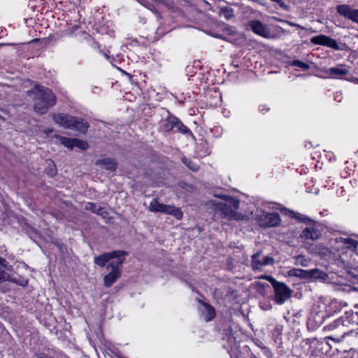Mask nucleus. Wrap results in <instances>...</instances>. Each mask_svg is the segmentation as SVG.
<instances>
[{
  "label": "nucleus",
  "mask_w": 358,
  "mask_h": 358,
  "mask_svg": "<svg viewBox=\"0 0 358 358\" xmlns=\"http://www.w3.org/2000/svg\"><path fill=\"white\" fill-rule=\"evenodd\" d=\"M310 42L315 45L327 46L334 50L339 49L338 43L335 39L324 34H320L312 37L310 38Z\"/></svg>",
  "instance_id": "11"
},
{
  "label": "nucleus",
  "mask_w": 358,
  "mask_h": 358,
  "mask_svg": "<svg viewBox=\"0 0 358 358\" xmlns=\"http://www.w3.org/2000/svg\"><path fill=\"white\" fill-rule=\"evenodd\" d=\"M127 255V252L122 250H117L113 251L108 253H104L101 255L94 257V263L99 266H104L109 260L112 259H116V260H120L122 258H125V256Z\"/></svg>",
  "instance_id": "10"
},
{
  "label": "nucleus",
  "mask_w": 358,
  "mask_h": 358,
  "mask_svg": "<svg viewBox=\"0 0 358 358\" xmlns=\"http://www.w3.org/2000/svg\"><path fill=\"white\" fill-rule=\"evenodd\" d=\"M264 220L265 221V226L273 227L280 225L281 219L280 215L277 213H266L264 215Z\"/></svg>",
  "instance_id": "18"
},
{
  "label": "nucleus",
  "mask_w": 358,
  "mask_h": 358,
  "mask_svg": "<svg viewBox=\"0 0 358 358\" xmlns=\"http://www.w3.org/2000/svg\"><path fill=\"white\" fill-rule=\"evenodd\" d=\"M73 29H77V27L73 26Z\"/></svg>",
  "instance_id": "36"
},
{
  "label": "nucleus",
  "mask_w": 358,
  "mask_h": 358,
  "mask_svg": "<svg viewBox=\"0 0 358 358\" xmlns=\"http://www.w3.org/2000/svg\"><path fill=\"white\" fill-rule=\"evenodd\" d=\"M262 252L258 251L252 256L251 266L254 271H262L268 265L274 264V259L269 256H262Z\"/></svg>",
  "instance_id": "9"
},
{
  "label": "nucleus",
  "mask_w": 358,
  "mask_h": 358,
  "mask_svg": "<svg viewBox=\"0 0 358 358\" xmlns=\"http://www.w3.org/2000/svg\"><path fill=\"white\" fill-rule=\"evenodd\" d=\"M97 165L110 171H115L117 163L113 158H102L96 162Z\"/></svg>",
  "instance_id": "19"
},
{
  "label": "nucleus",
  "mask_w": 358,
  "mask_h": 358,
  "mask_svg": "<svg viewBox=\"0 0 358 358\" xmlns=\"http://www.w3.org/2000/svg\"><path fill=\"white\" fill-rule=\"evenodd\" d=\"M178 185L181 188L185 189L188 192H191L193 189V187L191 185H188L184 181L180 182Z\"/></svg>",
  "instance_id": "30"
},
{
  "label": "nucleus",
  "mask_w": 358,
  "mask_h": 358,
  "mask_svg": "<svg viewBox=\"0 0 358 358\" xmlns=\"http://www.w3.org/2000/svg\"><path fill=\"white\" fill-rule=\"evenodd\" d=\"M259 278L268 280L272 286H273L274 284H276L277 282V280L271 275H262Z\"/></svg>",
  "instance_id": "31"
},
{
  "label": "nucleus",
  "mask_w": 358,
  "mask_h": 358,
  "mask_svg": "<svg viewBox=\"0 0 358 358\" xmlns=\"http://www.w3.org/2000/svg\"><path fill=\"white\" fill-rule=\"evenodd\" d=\"M85 208L98 215H101L103 213V208L101 206L92 202L87 203Z\"/></svg>",
  "instance_id": "23"
},
{
  "label": "nucleus",
  "mask_w": 358,
  "mask_h": 358,
  "mask_svg": "<svg viewBox=\"0 0 358 358\" xmlns=\"http://www.w3.org/2000/svg\"><path fill=\"white\" fill-rule=\"evenodd\" d=\"M273 287L275 291V301L276 303L282 305L291 297L292 290L284 282L277 281Z\"/></svg>",
  "instance_id": "8"
},
{
  "label": "nucleus",
  "mask_w": 358,
  "mask_h": 358,
  "mask_svg": "<svg viewBox=\"0 0 358 358\" xmlns=\"http://www.w3.org/2000/svg\"><path fill=\"white\" fill-rule=\"evenodd\" d=\"M342 98V94L340 92H336L334 95V99L335 100L338 101H341V99Z\"/></svg>",
  "instance_id": "34"
},
{
  "label": "nucleus",
  "mask_w": 358,
  "mask_h": 358,
  "mask_svg": "<svg viewBox=\"0 0 358 358\" xmlns=\"http://www.w3.org/2000/svg\"><path fill=\"white\" fill-rule=\"evenodd\" d=\"M336 10L341 15L358 24V9H354L344 4L338 6Z\"/></svg>",
  "instance_id": "14"
},
{
  "label": "nucleus",
  "mask_w": 358,
  "mask_h": 358,
  "mask_svg": "<svg viewBox=\"0 0 358 358\" xmlns=\"http://www.w3.org/2000/svg\"><path fill=\"white\" fill-rule=\"evenodd\" d=\"M30 96H34V110L40 114H45L48 110L56 103V96L48 87L35 85L33 89L28 91Z\"/></svg>",
  "instance_id": "2"
},
{
  "label": "nucleus",
  "mask_w": 358,
  "mask_h": 358,
  "mask_svg": "<svg viewBox=\"0 0 358 358\" xmlns=\"http://www.w3.org/2000/svg\"><path fill=\"white\" fill-rule=\"evenodd\" d=\"M148 210L153 213L159 212L171 215L178 220H181L183 216V213L179 208L160 203L157 199H154L151 201Z\"/></svg>",
  "instance_id": "6"
},
{
  "label": "nucleus",
  "mask_w": 358,
  "mask_h": 358,
  "mask_svg": "<svg viewBox=\"0 0 358 358\" xmlns=\"http://www.w3.org/2000/svg\"><path fill=\"white\" fill-rule=\"evenodd\" d=\"M159 130L163 134L179 132L187 137L194 138V134L191 130L186 127L179 118L171 114L169 112H168L167 116L159 122Z\"/></svg>",
  "instance_id": "3"
},
{
  "label": "nucleus",
  "mask_w": 358,
  "mask_h": 358,
  "mask_svg": "<svg viewBox=\"0 0 358 358\" xmlns=\"http://www.w3.org/2000/svg\"><path fill=\"white\" fill-rule=\"evenodd\" d=\"M259 110L263 113H266L268 110V108L266 106H261Z\"/></svg>",
  "instance_id": "35"
},
{
  "label": "nucleus",
  "mask_w": 358,
  "mask_h": 358,
  "mask_svg": "<svg viewBox=\"0 0 358 358\" xmlns=\"http://www.w3.org/2000/svg\"><path fill=\"white\" fill-rule=\"evenodd\" d=\"M326 78L341 79L349 73V68L345 64H338L325 71Z\"/></svg>",
  "instance_id": "13"
},
{
  "label": "nucleus",
  "mask_w": 358,
  "mask_h": 358,
  "mask_svg": "<svg viewBox=\"0 0 358 358\" xmlns=\"http://www.w3.org/2000/svg\"><path fill=\"white\" fill-rule=\"evenodd\" d=\"M57 138L61 144L69 149L78 148L80 150H85L88 147V145L85 141L78 138H67L64 136H58Z\"/></svg>",
  "instance_id": "12"
},
{
  "label": "nucleus",
  "mask_w": 358,
  "mask_h": 358,
  "mask_svg": "<svg viewBox=\"0 0 358 358\" xmlns=\"http://www.w3.org/2000/svg\"><path fill=\"white\" fill-rule=\"evenodd\" d=\"M296 264L302 266H308V260L303 255H299L296 257Z\"/></svg>",
  "instance_id": "29"
},
{
  "label": "nucleus",
  "mask_w": 358,
  "mask_h": 358,
  "mask_svg": "<svg viewBox=\"0 0 358 358\" xmlns=\"http://www.w3.org/2000/svg\"><path fill=\"white\" fill-rule=\"evenodd\" d=\"M222 15L227 20L230 19L234 15L233 9L229 7H223L221 8Z\"/></svg>",
  "instance_id": "27"
},
{
  "label": "nucleus",
  "mask_w": 358,
  "mask_h": 358,
  "mask_svg": "<svg viewBox=\"0 0 358 358\" xmlns=\"http://www.w3.org/2000/svg\"><path fill=\"white\" fill-rule=\"evenodd\" d=\"M273 19L275 21H278V22H283V23H285L291 27H297V28H299V29H303L304 28L303 27H301V25L296 24V23H294L293 22H291V21H288V20H282V19H280L277 17H273Z\"/></svg>",
  "instance_id": "28"
},
{
  "label": "nucleus",
  "mask_w": 358,
  "mask_h": 358,
  "mask_svg": "<svg viewBox=\"0 0 358 358\" xmlns=\"http://www.w3.org/2000/svg\"><path fill=\"white\" fill-rule=\"evenodd\" d=\"M289 275L299 277L300 278L309 279L308 270L293 268L289 272Z\"/></svg>",
  "instance_id": "22"
},
{
  "label": "nucleus",
  "mask_w": 358,
  "mask_h": 358,
  "mask_svg": "<svg viewBox=\"0 0 358 358\" xmlns=\"http://www.w3.org/2000/svg\"><path fill=\"white\" fill-rule=\"evenodd\" d=\"M182 163L193 171H196L199 168L198 158H182Z\"/></svg>",
  "instance_id": "21"
},
{
  "label": "nucleus",
  "mask_w": 358,
  "mask_h": 358,
  "mask_svg": "<svg viewBox=\"0 0 358 358\" xmlns=\"http://www.w3.org/2000/svg\"><path fill=\"white\" fill-rule=\"evenodd\" d=\"M290 65L298 67L304 71L308 70L310 68V66L308 64L298 59L293 60L290 63Z\"/></svg>",
  "instance_id": "25"
},
{
  "label": "nucleus",
  "mask_w": 358,
  "mask_h": 358,
  "mask_svg": "<svg viewBox=\"0 0 358 358\" xmlns=\"http://www.w3.org/2000/svg\"><path fill=\"white\" fill-rule=\"evenodd\" d=\"M292 214L293 215L294 217L298 220H301L303 222H306V220H309L307 217H301V215H296L294 213L292 212Z\"/></svg>",
  "instance_id": "33"
},
{
  "label": "nucleus",
  "mask_w": 358,
  "mask_h": 358,
  "mask_svg": "<svg viewBox=\"0 0 358 358\" xmlns=\"http://www.w3.org/2000/svg\"><path fill=\"white\" fill-rule=\"evenodd\" d=\"M341 242L347 248L350 249H356L358 245V241L350 238H341Z\"/></svg>",
  "instance_id": "24"
},
{
  "label": "nucleus",
  "mask_w": 358,
  "mask_h": 358,
  "mask_svg": "<svg viewBox=\"0 0 358 358\" xmlns=\"http://www.w3.org/2000/svg\"><path fill=\"white\" fill-rule=\"evenodd\" d=\"M308 273L309 279L319 280L321 281H326L328 279V275L318 268L308 270Z\"/></svg>",
  "instance_id": "20"
},
{
  "label": "nucleus",
  "mask_w": 358,
  "mask_h": 358,
  "mask_svg": "<svg viewBox=\"0 0 358 358\" xmlns=\"http://www.w3.org/2000/svg\"><path fill=\"white\" fill-rule=\"evenodd\" d=\"M48 168L46 169V173L48 176H50V177H52L57 173L56 166H55V164H53L52 161L50 159H49L48 160Z\"/></svg>",
  "instance_id": "26"
},
{
  "label": "nucleus",
  "mask_w": 358,
  "mask_h": 358,
  "mask_svg": "<svg viewBox=\"0 0 358 358\" xmlns=\"http://www.w3.org/2000/svg\"><path fill=\"white\" fill-rule=\"evenodd\" d=\"M199 302L201 304V307L199 308L201 312V317L203 319V320L208 322L214 318L215 315V309L207 303H203L201 301H199Z\"/></svg>",
  "instance_id": "16"
},
{
  "label": "nucleus",
  "mask_w": 358,
  "mask_h": 358,
  "mask_svg": "<svg viewBox=\"0 0 358 358\" xmlns=\"http://www.w3.org/2000/svg\"><path fill=\"white\" fill-rule=\"evenodd\" d=\"M249 28L256 34L264 38H270V31L268 27L259 20H252L248 23Z\"/></svg>",
  "instance_id": "15"
},
{
  "label": "nucleus",
  "mask_w": 358,
  "mask_h": 358,
  "mask_svg": "<svg viewBox=\"0 0 358 358\" xmlns=\"http://www.w3.org/2000/svg\"><path fill=\"white\" fill-rule=\"evenodd\" d=\"M0 266H1V267H3L6 270H10L11 268V266H8L6 261L1 257H0Z\"/></svg>",
  "instance_id": "32"
},
{
  "label": "nucleus",
  "mask_w": 358,
  "mask_h": 358,
  "mask_svg": "<svg viewBox=\"0 0 358 358\" xmlns=\"http://www.w3.org/2000/svg\"><path fill=\"white\" fill-rule=\"evenodd\" d=\"M350 324V321L348 315H344L336 320L331 324L328 325L327 328L330 331H336L338 334H341V336L335 334L334 336H327V338L338 343L343 341L345 336L348 334L346 327H348Z\"/></svg>",
  "instance_id": "5"
},
{
  "label": "nucleus",
  "mask_w": 358,
  "mask_h": 358,
  "mask_svg": "<svg viewBox=\"0 0 358 358\" xmlns=\"http://www.w3.org/2000/svg\"><path fill=\"white\" fill-rule=\"evenodd\" d=\"M52 117L57 124L66 129L85 133L89 127L88 123L83 118L64 113L54 114Z\"/></svg>",
  "instance_id": "4"
},
{
  "label": "nucleus",
  "mask_w": 358,
  "mask_h": 358,
  "mask_svg": "<svg viewBox=\"0 0 358 358\" xmlns=\"http://www.w3.org/2000/svg\"><path fill=\"white\" fill-rule=\"evenodd\" d=\"M238 358H239V357H238Z\"/></svg>",
  "instance_id": "37"
},
{
  "label": "nucleus",
  "mask_w": 358,
  "mask_h": 358,
  "mask_svg": "<svg viewBox=\"0 0 358 358\" xmlns=\"http://www.w3.org/2000/svg\"><path fill=\"white\" fill-rule=\"evenodd\" d=\"M320 236L321 232L312 227L305 228L301 234V238L305 240L316 241Z\"/></svg>",
  "instance_id": "17"
},
{
  "label": "nucleus",
  "mask_w": 358,
  "mask_h": 358,
  "mask_svg": "<svg viewBox=\"0 0 358 358\" xmlns=\"http://www.w3.org/2000/svg\"><path fill=\"white\" fill-rule=\"evenodd\" d=\"M218 196L222 199V201L210 200L206 203L208 207L215 213H218L222 217L230 220L239 221L248 218L247 215L237 212L240 205L238 199L227 194H221Z\"/></svg>",
  "instance_id": "1"
},
{
  "label": "nucleus",
  "mask_w": 358,
  "mask_h": 358,
  "mask_svg": "<svg viewBox=\"0 0 358 358\" xmlns=\"http://www.w3.org/2000/svg\"><path fill=\"white\" fill-rule=\"evenodd\" d=\"M125 258H122L120 260H114L110 262L107 265L108 269H111L104 277V285L106 287H110L118 278L121 276L122 264Z\"/></svg>",
  "instance_id": "7"
}]
</instances>
